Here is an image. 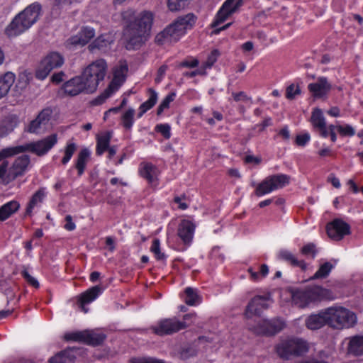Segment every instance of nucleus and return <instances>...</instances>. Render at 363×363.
Here are the masks:
<instances>
[{
    "label": "nucleus",
    "mask_w": 363,
    "mask_h": 363,
    "mask_svg": "<svg viewBox=\"0 0 363 363\" xmlns=\"http://www.w3.org/2000/svg\"><path fill=\"white\" fill-rule=\"evenodd\" d=\"M122 18L126 24L124 35L128 45L133 48L140 47L149 35L154 18L153 13L148 11L136 13L135 11L128 9L122 13Z\"/></svg>",
    "instance_id": "nucleus-1"
},
{
    "label": "nucleus",
    "mask_w": 363,
    "mask_h": 363,
    "mask_svg": "<svg viewBox=\"0 0 363 363\" xmlns=\"http://www.w3.org/2000/svg\"><path fill=\"white\" fill-rule=\"evenodd\" d=\"M197 21V16L193 13L177 17L155 37V42L159 45L178 42L187 30H191Z\"/></svg>",
    "instance_id": "nucleus-2"
},
{
    "label": "nucleus",
    "mask_w": 363,
    "mask_h": 363,
    "mask_svg": "<svg viewBox=\"0 0 363 363\" xmlns=\"http://www.w3.org/2000/svg\"><path fill=\"white\" fill-rule=\"evenodd\" d=\"M41 6L34 3L14 17L5 28V34L11 38L17 36L30 28L38 19Z\"/></svg>",
    "instance_id": "nucleus-3"
},
{
    "label": "nucleus",
    "mask_w": 363,
    "mask_h": 363,
    "mask_svg": "<svg viewBox=\"0 0 363 363\" xmlns=\"http://www.w3.org/2000/svg\"><path fill=\"white\" fill-rule=\"evenodd\" d=\"M308 350V342L304 339L297 337H288L281 339L275 345L277 354L284 360L301 357L306 354Z\"/></svg>",
    "instance_id": "nucleus-4"
},
{
    "label": "nucleus",
    "mask_w": 363,
    "mask_h": 363,
    "mask_svg": "<svg viewBox=\"0 0 363 363\" xmlns=\"http://www.w3.org/2000/svg\"><path fill=\"white\" fill-rule=\"evenodd\" d=\"M330 291L319 286L298 289L292 292V303L298 308H305L313 302L328 298Z\"/></svg>",
    "instance_id": "nucleus-5"
},
{
    "label": "nucleus",
    "mask_w": 363,
    "mask_h": 363,
    "mask_svg": "<svg viewBox=\"0 0 363 363\" xmlns=\"http://www.w3.org/2000/svg\"><path fill=\"white\" fill-rule=\"evenodd\" d=\"M107 65L104 60L99 59L89 65L79 75L90 94L94 93L104 79Z\"/></svg>",
    "instance_id": "nucleus-6"
},
{
    "label": "nucleus",
    "mask_w": 363,
    "mask_h": 363,
    "mask_svg": "<svg viewBox=\"0 0 363 363\" xmlns=\"http://www.w3.org/2000/svg\"><path fill=\"white\" fill-rule=\"evenodd\" d=\"M30 162V157L27 155L18 157L9 168H8L9 162L7 161L3 162L0 165V179L1 182L8 184L16 178L24 175Z\"/></svg>",
    "instance_id": "nucleus-7"
},
{
    "label": "nucleus",
    "mask_w": 363,
    "mask_h": 363,
    "mask_svg": "<svg viewBox=\"0 0 363 363\" xmlns=\"http://www.w3.org/2000/svg\"><path fill=\"white\" fill-rule=\"evenodd\" d=\"M196 316L195 313L186 314L183 317L184 321L179 320L176 317L164 318L158 321L155 325L152 326L150 329L153 333L160 336L170 335L186 328L189 324L185 320L194 319Z\"/></svg>",
    "instance_id": "nucleus-8"
},
{
    "label": "nucleus",
    "mask_w": 363,
    "mask_h": 363,
    "mask_svg": "<svg viewBox=\"0 0 363 363\" xmlns=\"http://www.w3.org/2000/svg\"><path fill=\"white\" fill-rule=\"evenodd\" d=\"M290 176L284 174L269 175L261 182L252 184L255 186L254 194L257 197L268 194L272 191L282 189L290 183Z\"/></svg>",
    "instance_id": "nucleus-9"
},
{
    "label": "nucleus",
    "mask_w": 363,
    "mask_h": 363,
    "mask_svg": "<svg viewBox=\"0 0 363 363\" xmlns=\"http://www.w3.org/2000/svg\"><path fill=\"white\" fill-rule=\"evenodd\" d=\"M329 326L335 329L349 328L356 323L355 314L343 307H331L326 309Z\"/></svg>",
    "instance_id": "nucleus-10"
},
{
    "label": "nucleus",
    "mask_w": 363,
    "mask_h": 363,
    "mask_svg": "<svg viewBox=\"0 0 363 363\" xmlns=\"http://www.w3.org/2000/svg\"><path fill=\"white\" fill-rule=\"evenodd\" d=\"M57 142L58 136L56 133H53L41 140L27 143L25 145L17 146V149L18 153L28 151L38 157H42L48 154Z\"/></svg>",
    "instance_id": "nucleus-11"
},
{
    "label": "nucleus",
    "mask_w": 363,
    "mask_h": 363,
    "mask_svg": "<svg viewBox=\"0 0 363 363\" xmlns=\"http://www.w3.org/2000/svg\"><path fill=\"white\" fill-rule=\"evenodd\" d=\"M128 72L126 64L121 65L113 71V77L108 87L94 99V104H103L107 99L116 92L125 80V75Z\"/></svg>",
    "instance_id": "nucleus-12"
},
{
    "label": "nucleus",
    "mask_w": 363,
    "mask_h": 363,
    "mask_svg": "<svg viewBox=\"0 0 363 363\" xmlns=\"http://www.w3.org/2000/svg\"><path fill=\"white\" fill-rule=\"evenodd\" d=\"M63 63L64 59L60 54L50 52L41 60L35 71V77L40 80L45 79L52 69L60 67Z\"/></svg>",
    "instance_id": "nucleus-13"
},
{
    "label": "nucleus",
    "mask_w": 363,
    "mask_h": 363,
    "mask_svg": "<svg viewBox=\"0 0 363 363\" xmlns=\"http://www.w3.org/2000/svg\"><path fill=\"white\" fill-rule=\"evenodd\" d=\"M286 326L284 321L281 318H274L272 320H262L254 330L257 334L264 335H274L279 333Z\"/></svg>",
    "instance_id": "nucleus-14"
},
{
    "label": "nucleus",
    "mask_w": 363,
    "mask_h": 363,
    "mask_svg": "<svg viewBox=\"0 0 363 363\" xmlns=\"http://www.w3.org/2000/svg\"><path fill=\"white\" fill-rule=\"evenodd\" d=\"M230 1L231 0H229L228 1H225L223 3L222 6L220 8L216 14L213 21L211 23L210 27L211 28H213V30L212 31L213 35H218L222 30H226L231 26L232 23H228L222 27H218L233 13V9L230 10L229 9H228V4H230Z\"/></svg>",
    "instance_id": "nucleus-15"
},
{
    "label": "nucleus",
    "mask_w": 363,
    "mask_h": 363,
    "mask_svg": "<svg viewBox=\"0 0 363 363\" xmlns=\"http://www.w3.org/2000/svg\"><path fill=\"white\" fill-rule=\"evenodd\" d=\"M52 114V110L48 107L43 108L36 116L35 119L31 121L26 128V130L30 133L38 134L44 131L48 125Z\"/></svg>",
    "instance_id": "nucleus-16"
},
{
    "label": "nucleus",
    "mask_w": 363,
    "mask_h": 363,
    "mask_svg": "<svg viewBox=\"0 0 363 363\" xmlns=\"http://www.w3.org/2000/svg\"><path fill=\"white\" fill-rule=\"evenodd\" d=\"M328 235L334 240H340L350 234V226L342 219L336 218L326 225Z\"/></svg>",
    "instance_id": "nucleus-17"
},
{
    "label": "nucleus",
    "mask_w": 363,
    "mask_h": 363,
    "mask_svg": "<svg viewBox=\"0 0 363 363\" xmlns=\"http://www.w3.org/2000/svg\"><path fill=\"white\" fill-rule=\"evenodd\" d=\"M138 172L151 187L157 188L159 184L160 171L156 165L147 162H141L139 165Z\"/></svg>",
    "instance_id": "nucleus-18"
},
{
    "label": "nucleus",
    "mask_w": 363,
    "mask_h": 363,
    "mask_svg": "<svg viewBox=\"0 0 363 363\" xmlns=\"http://www.w3.org/2000/svg\"><path fill=\"white\" fill-rule=\"evenodd\" d=\"M196 227V223L192 219L185 218L180 220L177 228V235L184 245L191 244Z\"/></svg>",
    "instance_id": "nucleus-19"
},
{
    "label": "nucleus",
    "mask_w": 363,
    "mask_h": 363,
    "mask_svg": "<svg viewBox=\"0 0 363 363\" xmlns=\"http://www.w3.org/2000/svg\"><path fill=\"white\" fill-rule=\"evenodd\" d=\"M332 89L327 77H319L317 81L308 85V90L314 99L325 98Z\"/></svg>",
    "instance_id": "nucleus-20"
},
{
    "label": "nucleus",
    "mask_w": 363,
    "mask_h": 363,
    "mask_svg": "<svg viewBox=\"0 0 363 363\" xmlns=\"http://www.w3.org/2000/svg\"><path fill=\"white\" fill-rule=\"evenodd\" d=\"M82 80L79 75L72 77L63 84L62 90L69 96H76L82 93L90 94Z\"/></svg>",
    "instance_id": "nucleus-21"
},
{
    "label": "nucleus",
    "mask_w": 363,
    "mask_h": 363,
    "mask_svg": "<svg viewBox=\"0 0 363 363\" xmlns=\"http://www.w3.org/2000/svg\"><path fill=\"white\" fill-rule=\"evenodd\" d=\"M269 296H256L249 302L245 310V315L250 318L253 315H259L264 309L269 307Z\"/></svg>",
    "instance_id": "nucleus-22"
},
{
    "label": "nucleus",
    "mask_w": 363,
    "mask_h": 363,
    "mask_svg": "<svg viewBox=\"0 0 363 363\" xmlns=\"http://www.w3.org/2000/svg\"><path fill=\"white\" fill-rule=\"evenodd\" d=\"M310 122L313 128L319 133L323 138H328L329 133L326 125L325 118L321 109L315 108L311 113Z\"/></svg>",
    "instance_id": "nucleus-23"
},
{
    "label": "nucleus",
    "mask_w": 363,
    "mask_h": 363,
    "mask_svg": "<svg viewBox=\"0 0 363 363\" xmlns=\"http://www.w3.org/2000/svg\"><path fill=\"white\" fill-rule=\"evenodd\" d=\"M102 291L101 286H94L82 293L78 298V304L81 310L84 313H87L89 308L86 307V305L96 299L102 293Z\"/></svg>",
    "instance_id": "nucleus-24"
},
{
    "label": "nucleus",
    "mask_w": 363,
    "mask_h": 363,
    "mask_svg": "<svg viewBox=\"0 0 363 363\" xmlns=\"http://www.w3.org/2000/svg\"><path fill=\"white\" fill-rule=\"evenodd\" d=\"M95 35L94 29L90 27H83L75 35L70 37L66 42L67 46L85 45Z\"/></svg>",
    "instance_id": "nucleus-25"
},
{
    "label": "nucleus",
    "mask_w": 363,
    "mask_h": 363,
    "mask_svg": "<svg viewBox=\"0 0 363 363\" xmlns=\"http://www.w3.org/2000/svg\"><path fill=\"white\" fill-rule=\"evenodd\" d=\"M277 257L293 267L300 268L302 272H306L308 269V264L303 259H298L294 254L287 250H281Z\"/></svg>",
    "instance_id": "nucleus-26"
},
{
    "label": "nucleus",
    "mask_w": 363,
    "mask_h": 363,
    "mask_svg": "<svg viewBox=\"0 0 363 363\" xmlns=\"http://www.w3.org/2000/svg\"><path fill=\"white\" fill-rule=\"evenodd\" d=\"M306 325L310 330H318L325 325H329L328 315L326 310L318 314L310 315L306 320Z\"/></svg>",
    "instance_id": "nucleus-27"
},
{
    "label": "nucleus",
    "mask_w": 363,
    "mask_h": 363,
    "mask_svg": "<svg viewBox=\"0 0 363 363\" xmlns=\"http://www.w3.org/2000/svg\"><path fill=\"white\" fill-rule=\"evenodd\" d=\"M45 196L46 191L45 188H40L37 191H35L27 204L25 216L31 217L34 208L39 206L43 203Z\"/></svg>",
    "instance_id": "nucleus-28"
},
{
    "label": "nucleus",
    "mask_w": 363,
    "mask_h": 363,
    "mask_svg": "<svg viewBox=\"0 0 363 363\" xmlns=\"http://www.w3.org/2000/svg\"><path fill=\"white\" fill-rule=\"evenodd\" d=\"M91 152L87 148L82 149L74 161V167L77 170V174L81 177L86 168L87 163L90 160Z\"/></svg>",
    "instance_id": "nucleus-29"
},
{
    "label": "nucleus",
    "mask_w": 363,
    "mask_h": 363,
    "mask_svg": "<svg viewBox=\"0 0 363 363\" xmlns=\"http://www.w3.org/2000/svg\"><path fill=\"white\" fill-rule=\"evenodd\" d=\"M148 99L140 104L138 108V118H141L147 111L150 110L156 104L158 94L152 88L147 89Z\"/></svg>",
    "instance_id": "nucleus-30"
},
{
    "label": "nucleus",
    "mask_w": 363,
    "mask_h": 363,
    "mask_svg": "<svg viewBox=\"0 0 363 363\" xmlns=\"http://www.w3.org/2000/svg\"><path fill=\"white\" fill-rule=\"evenodd\" d=\"M347 354L359 357L363 355V336L355 335L349 339Z\"/></svg>",
    "instance_id": "nucleus-31"
},
{
    "label": "nucleus",
    "mask_w": 363,
    "mask_h": 363,
    "mask_svg": "<svg viewBox=\"0 0 363 363\" xmlns=\"http://www.w3.org/2000/svg\"><path fill=\"white\" fill-rule=\"evenodd\" d=\"M77 350L73 348H67L49 359L50 363H72L76 359Z\"/></svg>",
    "instance_id": "nucleus-32"
},
{
    "label": "nucleus",
    "mask_w": 363,
    "mask_h": 363,
    "mask_svg": "<svg viewBox=\"0 0 363 363\" xmlns=\"http://www.w3.org/2000/svg\"><path fill=\"white\" fill-rule=\"evenodd\" d=\"M16 79V75L7 72L0 76V99L7 95Z\"/></svg>",
    "instance_id": "nucleus-33"
},
{
    "label": "nucleus",
    "mask_w": 363,
    "mask_h": 363,
    "mask_svg": "<svg viewBox=\"0 0 363 363\" xmlns=\"http://www.w3.org/2000/svg\"><path fill=\"white\" fill-rule=\"evenodd\" d=\"M20 203L16 200L10 201L0 207V221H4L16 213L20 208Z\"/></svg>",
    "instance_id": "nucleus-34"
},
{
    "label": "nucleus",
    "mask_w": 363,
    "mask_h": 363,
    "mask_svg": "<svg viewBox=\"0 0 363 363\" xmlns=\"http://www.w3.org/2000/svg\"><path fill=\"white\" fill-rule=\"evenodd\" d=\"M106 336L103 333H95L94 331L84 330V343L98 346L101 345L106 340Z\"/></svg>",
    "instance_id": "nucleus-35"
},
{
    "label": "nucleus",
    "mask_w": 363,
    "mask_h": 363,
    "mask_svg": "<svg viewBox=\"0 0 363 363\" xmlns=\"http://www.w3.org/2000/svg\"><path fill=\"white\" fill-rule=\"evenodd\" d=\"M111 43V42L108 38H106L104 35H101L90 45H89L88 48L91 52H94L96 50L106 52L109 48Z\"/></svg>",
    "instance_id": "nucleus-36"
},
{
    "label": "nucleus",
    "mask_w": 363,
    "mask_h": 363,
    "mask_svg": "<svg viewBox=\"0 0 363 363\" xmlns=\"http://www.w3.org/2000/svg\"><path fill=\"white\" fill-rule=\"evenodd\" d=\"M111 138V134L106 132L97 137L96 154L99 156L102 155L105 151L109 147Z\"/></svg>",
    "instance_id": "nucleus-37"
},
{
    "label": "nucleus",
    "mask_w": 363,
    "mask_h": 363,
    "mask_svg": "<svg viewBox=\"0 0 363 363\" xmlns=\"http://www.w3.org/2000/svg\"><path fill=\"white\" fill-rule=\"evenodd\" d=\"M183 300L189 306H196L201 303V298L198 294L196 289L187 287L184 290Z\"/></svg>",
    "instance_id": "nucleus-38"
},
{
    "label": "nucleus",
    "mask_w": 363,
    "mask_h": 363,
    "mask_svg": "<svg viewBox=\"0 0 363 363\" xmlns=\"http://www.w3.org/2000/svg\"><path fill=\"white\" fill-rule=\"evenodd\" d=\"M333 268L334 265L332 263L325 262L320 265L317 272L308 280L325 279L329 276Z\"/></svg>",
    "instance_id": "nucleus-39"
},
{
    "label": "nucleus",
    "mask_w": 363,
    "mask_h": 363,
    "mask_svg": "<svg viewBox=\"0 0 363 363\" xmlns=\"http://www.w3.org/2000/svg\"><path fill=\"white\" fill-rule=\"evenodd\" d=\"M77 150V145L72 140L67 141L64 148V156L60 160L62 165L65 166L71 160Z\"/></svg>",
    "instance_id": "nucleus-40"
},
{
    "label": "nucleus",
    "mask_w": 363,
    "mask_h": 363,
    "mask_svg": "<svg viewBox=\"0 0 363 363\" xmlns=\"http://www.w3.org/2000/svg\"><path fill=\"white\" fill-rule=\"evenodd\" d=\"M135 110L129 108L126 110L121 117V125L125 130H130L134 122Z\"/></svg>",
    "instance_id": "nucleus-41"
},
{
    "label": "nucleus",
    "mask_w": 363,
    "mask_h": 363,
    "mask_svg": "<svg viewBox=\"0 0 363 363\" xmlns=\"http://www.w3.org/2000/svg\"><path fill=\"white\" fill-rule=\"evenodd\" d=\"M247 272L250 273L252 281H258L267 276L269 267L266 264H262L259 267V272L255 271L253 267H250Z\"/></svg>",
    "instance_id": "nucleus-42"
},
{
    "label": "nucleus",
    "mask_w": 363,
    "mask_h": 363,
    "mask_svg": "<svg viewBox=\"0 0 363 363\" xmlns=\"http://www.w3.org/2000/svg\"><path fill=\"white\" fill-rule=\"evenodd\" d=\"M176 97V94L174 92L169 93L162 101L160 104L157 108V115L160 116L163 113L165 109L169 108V104L172 102Z\"/></svg>",
    "instance_id": "nucleus-43"
},
{
    "label": "nucleus",
    "mask_w": 363,
    "mask_h": 363,
    "mask_svg": "<svg viewBox=\"0 0 363 363\" xmlns=\"http://www.w3.org/2000/svg\"><path fill=\"white\" fill-rule=\"evenodd\" d=\"M14 125L12 120L6 118L0 122V137H4L11 133L13 128Z\"/></svg>",
    "instance_id": "nucleus-44"
},
{
    "label": "nucleus",
    "mask_w": 363,
    "mask_h": 363,
    "mask_svg": "<svg viewBox=\"0 0 363 363\" xmlns=\"http://www.w3.org/2000/svg\"><path fill=\"white\" fill-rule=\"evenodd\" d=\"M300 252L306 257H311L312 259H314L318 253V250L316 246L314 243L309 242L306 245H303L301 250Z\"/></svg>",
    "instance_id": "nucleus-45"
},
{
    "label": "nucleus",
    "mask_w": 363,
    "mask_h": 363,
    "mask_svg": "<svg viewBox=\"0 0 363 363\" xmlns=\"http://www.w3.org/2000/svg\"><path fill=\"white\" fill-rule=\"evenodd\" d=\"M199 65V60L197 58H195L192 56H188L182 61L178 63V68H195L197 67Z\"/></svg>",
    "instance_id": "nucleus-46"
},
{
    "label": "nucleus",
    "mask_w": 363,
    "mask_h": 363,
    "mask_svg": "<svg viewBox=\"0 0 363 363\" xmlns=\"http://www.w3.org/2000/svg\"><path fill=\"white\" fill-rule=\"evenodd\" d=\"M219 54L220 53L218 50H213L211 51L206 62H203V64L201 65V67L205 69V71H206L207 69L211 68L214 63L217 61V58Z\"/></svg>",
    "instance_id": "nucleus-47"
},
{
    "label": "nucleus",
    "mask_w": 363,
    "mask_h": 363,
    "mask_svg": "<svg viewBox=\"0 0 363 363\" xmlns=\"http://www.w3.org/2000/svg\"><path fill=\"white\" fill-rule=\"evenodd\" d=\"M150 251L154 253L155 258L157 260H163L165 259V255L160 251V242L158 239L153 240L150 247Z\"/></svg>",
    "instance_id": "nucleus-48"
},
{
    "label": "nucleus",
    "mask_w": 363,
    "mask_h": 363,
    "mask_svg": "<svg viewBox=\"0 0 363 363\" xmlns=\"http://www.w3.org/2000/svg\"><path fill=\"white\" fill-rule=\"evenodd\" d=\"M155 130L156 132L160 133L165 139L171 138V127L168 123L157 124Z\"/></svg>",
    "instance_id": "nucleus-49"
},
{
    "label": "nucleus",
    "mask_w": 363,
    "mask_h": 363,
    "mask_svg": "<svg viewBox=\"0 0 363 363\" xmlns=\"http://www.w3.org/2000/svg\"><path fill=\"white\" fill-rule=\"evenodd\" d=\"M66 341H74L84 343V331L72 332L65 334Z\"/></svg>",
    "instance_id": "nucleus-50"
},
{
    "label": "nucleus",
    "mask_w": 363,
    "mask_h": 363,
    "mask_svg": "<svg viewBox=\"0 0 363 363\" xmlns=\"http://www.w3.org/2000/svg\"><path fill=\"white\" fill-rule=\"evenodd\" d=\"M336 130L342 137H352L355 134L354 128L350 125H336Z\"/></svg>",
    "instance_id": "nucleus-51"
},
{
    "label": "nucleus",
    "mask_w": 363,
    "mask_h": 363,
    "mask_svg": "<svg viewBox=\"0 0 363 363\" xmlns=\"http://www.w3.org/2000/svg\"><path fill=\"white\" fill-rule=\"evenodd\" d=\"M188 0H168L167 6L171 11H177L184 7Z\"/></svg>",
    "instance_id": "nucleus-52"
},
{
    "label": "nucleus",
    "mask_w": 363,
    "mask_h": 363,
    "mask_svg": "<svg viewBox=\"0 0 363 363\" xmlns=\"http://www.w3.org/2000/svg\"><path fill=\"white\" fill-rule=\"evenodd\" d=\"M301 94V89L298 85L291 84L286 89V98L289 100H293L296 95Z\"/></svg>",
    "instance_id": "nucleus-53"
},
{
    "label": "nucleus",
    "mask_w": 363,
    "mask_h": 363,
    "mask_svg": "<svg viewBox=\"0 0 363 363\" xmlns=\"http://www.w3.org/2000/svg\"><path fill=\"white\" fill-rule=\"evenodd\" d=\"M17 154H19L18 150L17 149V146L2 149L1 150H0V161L4 160V158L11 157Z\"/></svg>",
    "instance_id": "nucleus-54"
},
{
    "label": "nucleus",
    "mask_w": 363,
    "mask_h": 363,
    "mask_svg": "<svg viewBox=\"0 0 363 363\" xmlns=\"http://www.w3.org/2000/svg\"><path fill=\"white\" fill-rule=\"evenodd\" d=\"M187 199L186 196L184 194L181 195L180 196H174L173 201L178 204V208L180 210H186L189 208V203L186 202Z\"/></svg>",
    "instance_id": "nucleus-55"
},
{
    "label": "nucleus",
    "mask_w": 363,
    "mask_h": 363,
    "mask_svg": "<svg viewBox=\"0 0 363 363\" xmlns=\"http://www.w3.org/2000/svg\"><path fill=\"white\" fill-rule=\"evenodd\" d=\"M311 136L309 133L297 135L295 139V143L300 147H304L310 140Z\"/></svg>",
    "instance_id": "nucleus-56"
},
{
    "label": "nucleus",
    "mask_w": 363,
    "mask_h": 363,
    "mask_svg": "<svg viewBox=\"0 0 363 363\" xmlns=\"http://www.w3.org/2000/svg\"><path fill=\"white\" fill-rule=\"evenodd\" d=\"M22 277L26 280V281L35 288L39 287L38 281L33 277L28 271L23 270L21 272Z\"/></svg>",
    "instance_id": "nucleus-57"
},
{
    "label": "nucleus",
    "mask_w": 363,
    "mask_h": 363,
    "mask_svg": "<svg viewBox=\"0 0 363 363\" xmlns=\"http://www.w3.org/2000/svg\"><path fill=\"white\" fill-rule=\"evenodd\" d=\"M206 71L205 69H203L201 67L197 69H195L191 72H186L183 74V75L188 78H193L197 75L205 76L206 75Z\"/></svg>",
    "instance_id": "nucleus-58"
},
{
    "label": "nucleus",
    "mask_w": 363,
    "mask_h": 363,
    "mask_svg": "<svg viewBox=\"0 0 363 363\" xmlns=\"http://www.w3.org/2000/svg\"><path fill=\"white\" fill-rule=\"evenodd\" d=\"M232 96L235 101H246L250 99V97L247 96V95L244 91H239V92H233L232 94Z\"/></svg>",
    "instance_id": "nucleus-59"
},
{
    "label": "nucleus",
    "mask_w": 363,
    "mask_h": 363,
    "mask_svg": "<svg viewBox=\"0 0 363 363\" xmlns=\"http://www.w3.org/2000/svg\"><path fill=\"white\" fill-rule=\"evenodd\" d=\"M66 223L64 225V228L68 231H72L76 228L75 223L72 221V218L70 215H67L65 218Z\"/></svg>",
    "instance_id": "nucleus-60"
},
{
    "label": "nucleus",
    "mask_w": 363,
    "mask_h": 363,
    "mask_svg": "<svg viewBox=\"0 0 363 363\" xmlns=\"http://www.w3.org/2000/svg\"><path fill=\"white\" fill-rule=\"evenodd\" d=\"M229 0H226L225 1H228ZM243 4V0H231L230 4H228V9L230 10H233V13L236 12L240 6Z\"/></svg>",
    "instance_id": "nucleus-61"
},
{
    "label": "nucleus",
    "mask_w": 363,
    "mask_h": 363,
    "mask_svg": "<svg viewBox=\"0 0 363 363\" xmlns=\"http://www.w3.org/2000/svg\"><path fill=\"white\" fill-rule=\"evenodd\" d=\"M131 363H164L161 361L152 359H146V358H135L131 360Z\"/></svg>",
    "instance_id": "nucleus-62"
},
{
    "label": "nucleus",
    "mask_w": 363,
    "mask_h": 363,
    "mask_svg": "<svg viewBox=\"0 0 363 363\" xmlns=\"http://www.w3.org/2000/svg\"><path fill=\"white\" fill-rule=\"evenodd\" d=\"M328 182H330L331 184L337 189L340 188L341 186L339 179L336 177L333 174H330V176L328 177Z\"/></svg>",
    "instance_id": "nucleus-63"
},
{
    "label": "nucleus",
    "mask_w": 363,
    "mask_h": 363,
    "mask_svg": "<svg viewBox=\"0 0 363 363\" xmlns=\"http://www.w3.org/2000/svg\"><path fill=\"white\" fill-rule=\"evenodd\" d=\"M64 77H65V73L63 72H59L57 73H55L52 76L51 81L53 83L58 84L63 81Z\"/></svg>",
    "instance_id": "nucleus-64"
}]
</instances>
